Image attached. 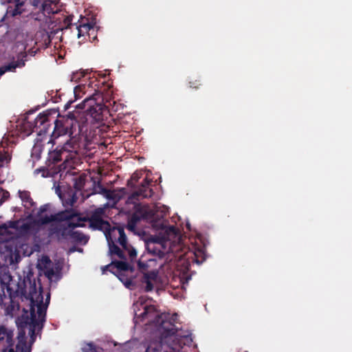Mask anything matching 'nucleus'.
Masks as SVG:
<instances>
[{
    "label": "nucleus",
    "instance_id": "1",
    "mask_svg": "<svg viewBox=\"0 0 352 352\" xmlns=\"http://www.w3.org/2000/svg\"><path fill=\"white\" fill-rule=\"evenodd\" d=\"M32 276L33 274L30 273L22 283H18L16 289L8 292L9 296H6L3 304L0 305L6 309L7 314H13L20 309L19 298L21 301L28 302V307L23 308V313L19 318V323L21 328L28 329V334L34 342L36 331L41 330L45 322L50 294H47L45 303H43V287L39 286L37 291L35 279L32 280Z\"/></svg>",
    "mask_w": 352,
    "mask_h": 352
},
{
    "label": "nucleus",
    "instance_id": "16",
    "mask_svg": "<svg viewBox=\"0 0 352 352\" xmlns=\"http://www.w3.org/2000/svg\"><path fill=\"white\" fill-rule=\"evenodd\" d=\"M114 270L116 274L126 272L128 271L133 272V267L126 261H113Z\"/></svg>",
    "mask_w": 352,
    "mask_h": 352
},
{
    "label": "nucleus",
    "instance_id": "8",
    "mask_svg": "<svg viewBox=\"0 0 352 352\" xmlns=\"http://www.w3.org/2000/svg\"><path fill=\"white\" fill-rule=\"evenodd\" d=\"M52 124L50 114L45 113H39L34 120L33 131L37 134V141H43V136L49 133Z\"/></svg>",
    "mask_w": 352,
    "mask_h": 352
},
{
    "label": "nucleus",
    "instance_id": "34",
    "mask_svg": "<svg viewBox=\"0 0 352 352\" xmlns=\"http://www.w3.org/2000/svg\"><path fill=\"white\" fill-rule=\"evenodd\" d=\"M84 89H85V85H80L76 86L74 88V95H75V97L76 98L79 97L78 96V94L80 91L85 92L86 91L85 90L84 91Z\"/></svg>",
    "mask_w": 352,
    "mask_h": 352
},
{
    "label": "nucleus",
    "instance_id": "28",
    "mask_svg": "<svg viewBox=\"0 0 352 352\" xmlns=\"http://www.w3.org/2000/svg\"><path fill=\"white\" fill-rule=\"evenodd\" d=\"M124 272L116 274L118 278L128 288L133 285V280L131 278H127L124 274Z\"/></svg>",
    "mask_w": 352,
    "mask_h": 352
},
{
    "label": "nucleus",
    "instance_id": "20",
    "mask_svg": "<svg viewBox=\"0 0 352 352\" xmlns=\"http://www.w3.org/2000/svg\"><path fill=\"white\" fill-rule=\"evenodd\" d=\"M168 346L161 342L151 343L146 349L145 352H171L166 349Z\"/></svg>",
    "mask_w": 352,
    "mask_h": 352
},
{
    "label": "nucleus",
    "instance_id": "21",
    "mask_svg": "<svg viewBox=\"0 0 352 352\" xmlns=\"http://www.w3.org/2000/svg\"><path fill=\"white\" fill-rule=\"evenodd\" d=\"M74 228H71L69 232V240L74 242L82 243L87 242V236L80 231H74Z\"/></svg>",
    "mask_w": 352,
    "mask_h": 352
},
{
    "label": "nucleus",
    "instance_id": "48",
    "mask_svg": "<svg viewBox=\"0 0 352 352\" xmlns=\"http://www.w3.org/2000/svg\"><path fill=\"white\" fill-rule=\"evenodd\" d=\"M26 1H28V0H26Z\"/></svg>",
    "mask_w": 352,
    "mask_h": 352
},
{
    "label": "nucleus",
    "instance_id": "35",
    "mask_svg": "<svg viewBox=\"0 0 352 352\" xmlns=\"http://www.w3.org/2000/svg\"><path fill=\"white\" fill-rule=\"evenodd\" d=\"M102 195L108 199H113V192L107 188H106L104 193H102Z\"/></svg>",
    "mask_w": 352,
    "mask_h": 352
},
{
    "label": "nucleus",
    "instance_id": "46",
    "mask_svg": "<svg viewBox=\"0 0 352 352\" xmlns=\"http://www.w3.org/2000/svg\"><path fill=\"white\" fill-rule=\"evenodd\" d=\"M41 171L44 172L45 170L44 169H41V168H37V169L35 170V173H38L39 172H41Z\"/></svg>",
    "mask_w": 352,
    "mask_h": 352
},
{
    "label": "nucleus",
    "instance_id": "5",
    "mask_svg": "<svg viewBox=\"0 0 352 352\" xmlns=\"http://www.w3.org/2000/svg\"><path fill=\"white\" fill-rule=\"evenodd\" d=\"M150 315H155L154 322L159 326L160 330L162 331V334L165 337L173 336L177 333L175 324L166 320V316L156 314V309L153 305L144 306V311L140 314V316L144 319Z\"/></svg>",
    "mask_w": 352,
    "mask_h": 352
},
{
    "label": "nucleus",
    "instance_id": "7",
    "mask_svg": "<svg viewBox=\"0 0 352 352\" xmlns=\"http://www.w3.org/2000/svg\"><path fill=\"white\" fill-rule=\"evenodd\" d=\"M7 4L6 12L3 19L14 18L28 12L29 3L26 0H7L2 1Z\"/></svg>",
    "mask_w": 352,
    "mask_h": 352
},
{
    "label": "nucleus",
    "instance_id": "25",
    "mask_svg": "<svg viewBox=\"0 0 352 352\" xmlns=\"http://www.w3.org/2000/svg\"><path fill=\"white\" fill-rule=\"evenodd\" d=\"M85 181H86V176L85 175H80L75 180V182L74 184V188L77 190H81L85 184Z\"/></svg>",
    "mask_w": 352,
    "mask_h": 352
},
{
    "label": "nucleus",
    "instance_id": "15",
    "mask_svg": "<svg viewBox=\"0 0 352 352\" xmlns=\"http://www.w3.org/2000/svg\"><path fill=\"white\" fill-rule=\"evenodd\" d=\"M74 149H72L71 151L64 150L63 148V146L61 148L58 149L56 148L54 151H51L49 153L47 160L50 164H56L58 163L59 162L62 161V155L66 152H72Z\"/></svg>",
    "mask_w": 352,
    "mask_h": 352
},
{
    "label": "nucleus",
    "instance_id": "12",
    "mask_svg": "<svg viewBox=\"0 0 352 352\" xmlns=\"http://www.w3.org/2000/svg\"><path fill=\"white\" fill-rule=\"evenodd\" d=\"M28 55L25 52H21L17 56V59H13L10 63L0 67V76L7 72H15L16 68H21L25 66Z\"/></svg>",
    "mask_w": 352,
    "mask_h": 352
},
{
    "label": "nucleus",
    "instance_id": "2",
    "mask_svg": "<svg viewBox=\"0 0 352 352\" xmlns=\"http://www.w3.org/2000/svg\"><path fill=\"white\" fill-rule=\"evenodd\" d=\"M84 219L73 209H65L34 221L38 226L50 224L47 236L58 242L69 241L71 228L82 227Z\"/></svg>",
    "mask_w": 352,
    "mask_h": 352
},
{
    "label": "nucleus",
    "instance_id": "36",
    "mask_svg": "<svg viewBox=\"0 0 352 352\" xmlns=\"http://www.w3.org/2000/svg\"><path fill=\"white\" fill-rule=\"evenodd\" d=\"M88 87H91V88H94V91H98V85L97 83V80L96 79L95 80H91L88 84Z\"/></svg>",
    "mask_w": 352,
    "mask_h": 352
},
{
    "label": "nucleus",
    "instance_id": "19",
    "mask_svg": "<svg viewBox=\"0 0 352 352\" xmlns=\"http://www.w3.org/2000/svg\"><path fill=\"white\" fill-rule=\"evenodd\" d=\"M58 10L56 4L52 0H45L42 4V11L45 15L55 14Z\"/></svg>",
    "mask_w": 352,
    "mask_h": 352
},
{
    "label": "nucleus",
    "instance_id": "30",
    "mask_svg": "<svg viewBox=\"0 0 352 352\" xmlns=\"http://www.w3.org/2000/svg\"><path fill=\"white\" fill-rule=\"evenodd\" d=\"M72 16H66L63 20V23L61 26V30L70 28L71 26H73L74 25L72 23Z\"/></svg>",
    "mask_w": 352,
    "mask_h": 352
},
{
    "label": "nucleus",
    "instance_id": "43",
    "mask_svg": "<svg viewBox=\"0 0 352 352\" xmlns=\"http://www.w3.org/2000/svg\"><path fill=\"white\" fill-rule=\"evenodd\" d=\"M182 348V344L179 342L178 346L172 347V349L174 351H179V349Z\"/></svg>",
    "mask_w": 352,
    "mask_h": 352
},
{
    "label": "nucleus",
    "instance_id": "40",
    "mask_svg": "<svg viewBox=\"0 0 352 352\" xmlns=\"http://www.w3.org/2000/svg\"><path fill=\"white\" fill-rule=\"evenodd\" d=\"M115 255L118 256V257L120 259H122V260L126 259L124 252L121 249L120 250H118V252Z\"/></svg>",
    "mask_w": 352,
    "mask_h": 352
},
{
    "label": "nucleus",
    "instance_id": "10",
    "mask_svg": "<svg viewBox=\"0 0 352 352\" xmlns=\"http://www.w3.org/2000/svg\"><path fill=\"white\" fill-rule=\"evenodd\" d=\"M95 100H94L91 96H87L83 100V101L76 106V108L85 110L96 121L102 120V115L101 112V107L96 104Z\"/></svg>",
    "mask_w": 352,
    "mask_h": 352
},
{
    "label": "nucleus",
    "instance_id": "17",
    "mask_svg": "<svg viewBox=\"0 0 352 352\" xmlns=\"http://www.w3.org/2000/svg\"><path fill=\"white\" fill-rule=\"evenodd\" d=\"M13 332L5 325L0 324V345L4 342L10 344L12 341Z\"/></svg>",
    "mask_w": 352,
    "mask_h": 352
},
{
    "label": "nucleus",
    "instance_id": "3",
    "mask_svg": "<svg viewBox=\"0 0 352 352\" xmlns=\"http://www.w3.org/2000/svg\"><path fill=\"white\" fill-rule=\"evenodd\" d=\"M54 129L50 136L48 143L55 144L54 140L58 138L68 135L69 140L63 145L64 150L71 151L78 147L80 136H83L87 131V122L82 118L76 119L69 113L67 116H59L54 122Z\"/></svg>",
    "mask_w": 352,
    "mask_h": 352
},
{
    "label": "nucleus",
    "instance_id": "26",
    "mask_svg": "<svg viewBox=\"0 0 352 352\" xmlns=\"http://www.w3.org/2000/svg\"><path fill=\"white\" fill-rule=\"evenodd\" d=\"M50 208H51L50 204H45L41 206L36 214V220L40 219L41 218L44 217L45 215L43 216V214L47 211H50Z\"/></svg>",
    "mask_w": 352,
    "mask_h": 352
},
{
    "label": "nucleus",
    "instance_id": "41",
    "mask_svg": "<svg viewBox=\"0 0 352 352\" xmlns=\"http://www.w3.org/2000/svg\"><path fill=\"white\" fill-rule=\"evenodd\" d=\"M54 274V271L53 269L47 270L45 272L46 276L48 278H51Z\"/></svg>",
    "mask_w": 352,
    "mask_h": 352
},
{
    "label": "nucleus",
    "instance_id": "37",
    "mask_svg": "<svg viewBox=\"0 0 352 352\" xmlns=\"http://www.w3.org/2000/svg\"><path fill=\"white\" fill-rule=\"evenodd\" d=\"M201 85L199 80H195L194 81H190L189 82V86L191 88L194 89H198Z\"/></svg>",
    "mask_w": 352,
    "mask_h": 352
},
{
    "label": "nucleus",
    "instance_id": "14",
    "mask_svg": "<svg viewBox=\"0 0 352 352\" xmlns=\"http://www.w3.org/2000/svg\"><path fill=\"white\" fill-rule=\"evenodd\" d=\"M158 272L155 270H151L148 272L144 273L140 278L142 284H145L144 290L146 292H151L153 289V283L157 278Z\"/></svg>",
    "mask_w": 352,
    "mask_h": 352
},
{
    "label": "nucleus",
    "instance_id": "23",
    "mask_svg": "<svg viewBox=\"0 0 352 352\" xmlns=\"http://www.w3.org/2000/svg\"><path fill=\"white\" fill-rule=\"evenodd\" d=\"M19 197L22 200L23 203H24L25 207H31L34 205V201L30 197V193L29 191L26 190H19Z\"/></svg>",
    "mask_w": 352,
    "mask_h": 352
},
{
    "label": "nucleus",
    "instance_id": "6",
    "mask_svg": "<svg viewBox=\"0 0 352 352\" xmlns=\"http://www.w3.org/2000/svg\"><path fill=\"white\" fill-rule=\"evenodd\" d=\"M155 212L148 205L138 204L135 206L133 214L129 217L126 228L135 231L136 225L142 219L151 220L154 217Z\"/></svg>",
    "mask_w": 352,
    "mask_h": 352
},
{
    "label": "nucleus",
    "instance_id": "22",
    "mask_svg": "<svg viewBox=\"0 0 352 352\" xmlns=\"http://www.w3.org/2000/svg\"><path fill=\"white\" fill-rule=\"evenodd\" d=\"M76 29L77 30V36L78 38L85 36L86 34H88V36H89V32L90 30H94L93 26L89 23L76 25Z\"/></svg>",
    "mask_w": 352,
    "mask_h": 352
},
{
    "label": "nucleus",
    "instance_id": "44",
    "mask_svg": "<svg viewBox=\"0 0 352 352\" xmlns=\"http://www.w3.org/2000/svg\"><path fill=\"white\" fill-rule=\"evenodd\" d=\"M72 102H73L72 101H69V102H67L65 104L64 109H65V110L68 109L70 107L71 104H72Z\"/></svg>",
    "mask_w": 352,
    "mask_h": 352
},
{
    "label": "nucleus",
    "instance_id": "32",
    "mask_svg": "<svg viewBox=\"0 0 352 352\" xmlns=\"http://www.w3.org/2000/svg\"><path fill=\"white\" fill-rule=\"evenodd\" d=\"M106 188L104 187L100 182H98L97 185L94 187V192L102 195L104 193Z\"/></svg>",
    "mask_w": 352,
    "mask_h": 352
},
{
    "label": "nucleus",
    "instance_id": "42",
    "mask_svg": "<svg viewBox=\"0 0 352 352\" xmlns=\"http://www.w3.org/2000/svg\"><path fill=\"white\" fill-rule=\"evenodd\" d=\"M8 155L6 153H0V161L3 162L7 160Z\"/></svg>",
    "mask_w": 352,
    "mask_h": 352
},
{
    "label": "nucleus",
    "instance_id": "38",
    "mask_svg": "<svg viewBox=\"0 0 352 352\" xmlns=\"http://www.w3.org/2000/svg\"><path fill=\"white\" fill-rule=\"evenodd\" d=\"M193 254L195 256V258L193 259V261H195L197 263H201L203 262V261L204 260V258L202 259L201 261H199V255H201L203 254V252L201 250H199L198 252H194Z\"/></svg>",
    "mask_w": 352,
    "mask_h": 352
},
{
    "label": "nucleus",
    "instance_id": "4",
    "mask_svg": "<svg viewBox=\"0 0 352 352\" xmlns=\"http://www.w3.org/2000/svg\"><path fill=\"white\" fill-rule=\"evenodd\" d=\"M104 234L108 243H111V241H113V243L118 242L128 252L131 260H133L136 257L137 252L131 245L128 244L123 227L116 226L111 228L110 226V228L104 232Z\"/></svg>",
    "mask_w": 352,
    "mask_h": 352
},
{
    "label": "nucleus",
    "instance_id": "31",
    "mask_svg": "<svg viewBox=\"0 0 352 352\" xmlns=\"http://www.w3.org/2000/svg\"><path fill=\"white\" fill-rule=\"evenodd\" d=\"M101 270H102V274H105L107 271H109L112 274H116V272H115L114 267H113V261H111V263H109L107 265L102 266L101 267Z\"/></svg>",
    "mask_w": 352,
    "mask_h": 352
},
{
    "label": "nucleus",
    "instance_id": "33",
    "mask_svg": "<svg viewBox=\"0 0 352 352\" xmlns=\"http://www.w3.org/2000/svg\"><path fill=\"white\" fill-rule=\"evenodd\" d=\"M11 258L12 260L14 259L16 263H19L21 259L20 252L15 249L14 252L11 254Z\"/></svg>",
    "mask_w": 352,
    "mask_h": 352
},
{
    "label": "nucleus",
    "instance_id": "24",
    "mask_svg": "<svg viewBox=\"0 0 352 352\" xmlns=\"http://www.w3.org/2000/svg\"><path fill=\"white\" fill-rule=\"evenodd\" d=\"M82 352H101L102 349L94 342H85L81 348Z\"/></svg>",
    "mask_w": 352,
    "mask_h": 352
},
{
    "label": "nucleus",
    "instance_id": "27",
    "mask_svg": "<svg viewBox=\"0 0 352 352\" xmlns=\"http://www.w3.org/2000/svg\"><path fill=\"white\" fill-rule=\"evenodd\" d=\"M9 352H30V350L27 346L26 343L23 342L17 344L15 350L11 349Z\"/></svg>",
    "mask_w": 352,
    "mask_h": 352
},
{
    "label": "nucleus",
    "instance_id": "29",
    "mask_svg": "<svg viewBox=\"0 0 352 352\" xmlns=\"http://www.w3.org/2000/svg\"><path fill=\"white\" fill-rule=\"evenodd\" d=\"M109 245V252L110 255H115L120 248L113 243V241H111V243H108Z\"/></svg>",
    "mask_w": 352,
    "mask_h": 352
},
{
    "label": "nucleus",
    "instance_id": "11",
    "mask_svg": "<svg viewBox=\"0 0 352 352\" xmlns=\"http://www.w3.org/2000/svg\"><path fill=\"white\" fill-rule=\"evenodd\" d=\"M152 180L145 177L141 185L135 189L131 194V197L139 199L141 198L151 197L153 195V190L151 188Z\"/></svg>",
    "mask_w": 352,
    "mask_h": 352
},
{
    "label": "nucleus",
    "instance_id": "13",
    "mask_svg": "<svg viewBox=\"0 0 352 352\" xmlns=\"http://www.w3.org/2000/svg\"><path fill=\"white\" fill-rule=\"evenodd\" d=\"M12 281V277L9 272H3L0 274V305H3V299L6 298L5 289H6L8 292L14 290L11 286Z\"/></svg>",
    "mask_w": 352,
    "mask_h": 352
},
{
    "label": "nucleus",
    "instance_id": "47",
    "mask_svg": "<svg viewBox=\"0 0 352 352\" xmlns=\"http://www.w3.org/2000/svg\"><path fill=\"white\" fill-rule=\"evenodd\" d=\"M245 352H248V351H245Z\"/></svg>",
    "mask_w": 352,
    "mask_h": 352
},
{
    "label": "nucleus",
    "instance_id": "18",
    "mask_svg": "<svg viewBox=\"0 0 352 352\" xmlns=\"http://www.w3.org/2000/svg\"><path fill=\"white\" fill-rule=\"evenodd\" d=\"M56 192L58 193L60 199L62 200L63 205L65 207L72 206L77 200V197L74 192H71L70 193H68V197L67 199L65 198V195H62L59 188L56 189Z\"/></svg>",
    "mask_w": 352,
    "mask_h": 352
},
{
    "label": "nucleus",
    "instance_id": "45",
    "mask_svg": "<svg viewBox=\"0 0 352 352\" xmlns=\"http://www.w3.org/2000/svg\"><path fill=\"white\" fill-rule=\"evenodd\" d=\"M131 180L134 181L135 182H137L138 181V177L135 174H133L131 176Z\"/></svg>",
    "mask_w": 352,
    "mask_h": 352
},
{
    "label": "nucleus",
    "instance_id": "39",
    "mask_svg": "<svg viewBox=\"0 0 352 352\" xmlns=\"http://www.w3.org/2000/svg\"><path fill=\"white\" fill-rule=\"evenodd\" d=\"M138 266L140 270H146L148 267V265L141 261L138 262Z\"/></svg>",
    "mask_w": 352,
    "mask_h": 352
},
{
    "label": "nucleus",
    "instance_id": "9",
    "mask_svg": "<svg viewBox=\"0 0 352 352\" xmlns=\"http://www.w3.org/2000/svg\"><path fill=\"white\" fill-rule=\"evenodd\" d=\"M105 210L104 208H98L94 210L88 218L90 227L94 230H101L104 233L110 228V223L103 219Z\"/></svg>",
    "mask_w": 352,
    "mask_h": 352
}]
</instances>
